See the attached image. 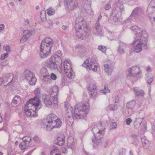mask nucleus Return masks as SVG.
<instances>
[{
    "mask_svg": "<svg viewBox=\"0 0 155 155\" xmlns=\"http://www.w3.org/2000/svg\"><path fill=\"white\" fill-rule=\"evenodd\" d=\"M34 91L35 96L30 99L27 102L24 107L25 114L31 117H37V111L42 107L41 101L38 97L40 95V89L36 88Z\"/></svg>",
    "mask_w": 155,
    "mask_h": 155,
    "instance_id": "2",
    "label": "nucleus"
},
{
    "mask_svg": "<svg viewBox=\"0 0 155 155\" xmlns=\"http://www.w3.org/2000/svg\"><path fill=\"white\" fill-rule=\"evenodd\" d=\"M41 44L52 47L53 45V41L50 38H46L42 41Z\"/></svg>",
    "mask_w": 155,
    "mask_h": 155,
    "instance_id": "18",
    "label": "nucleus"
},
{
    "mask_svg": "<svg viewBox=\"0 0 155 155\" xmlns=\"http://www.w3.org/2000/svg\"><path fill=\"white\" fill-rule=\"evenodd\" d=\"M21 30L23 32V35L28 38L32 35V32L28 30H24L21 28Z\"/></svg>",
    "mask_w": 155,
    "mask_h": 155,
    "instance_id": "27",
    "label": "nucleus"
},
{
    "mask_svg": "<svg viewBox=\"0 0 155 155\" xmlns=\"http://www.w3.org/2000/svg\"><path fill=\"white\" fill-rule=\"evenodd\" d=\"M135 104V101H132L127 104V106L129 109H132L134 107Z\"/></svg>",
    "mask_w": 155,
    "mask_h": 155,
    "instance_id": "30",
    "label": "nucleus"
},
{
    "mask_svg": "<svg viewBox=\"0 0 155 155\" xmlns=\"http://www.w3.org/2000/svg\"><path fill=\"white\" fill-rule=\"evenodd\" d=\"M51 79H52L54 80H56L57 79V76L56 75L53 73H52L51 74V76L50 77Z\"/></svg>",
    "mask_w": 155,
    "mask_h": 155,
    "instance_id": "45",
    "label": "nucleus"
},
{
    "mask_svg": "<svg viewBox=\"0 0 155 155\" xmlns=\"http://www.w3.org/2000/svg\"><path fill=\"white\" fill-rule=\"evenodd\" d=\"M24 74L25 79L27 81L34 75L33 72L29 70H25L24 72Z\"/></svg>",
    "mask_w": 155,
    "mask_h": 155,
    "instance_id": "21",
    "label": "nucleus"
},
{
    "mask_svg": "<svg viewBox=\"0 0 155 155\" xmlns=\"http://www.w3.org/2000/svg\"><path fill=\"white\" fill-rule=\"evenodd\" d=\"M10 4L12 6H13L14 5V4L13 2H11L10 3Z\"/></svg>",
    "mask_w": 155,
    "mask_h": 155,
    "instance_id": "60",
    "label": "nucleus"
},
{
    "mask_svg": "<svg viewBox=\"0 0 155 155\" xmlns=\"http://www.w3.org/2000/svg\"><path fill=\"white\" fill-rule=\"evenodd\" d=\"M67 28V27L66 26H62V28L64 30L66 29Z\"/></svg>",
    "mask_w": 155,
    "mask_h": 155,
    "instance_id": "56",
    "label": "nucleus"
},
{
    "mask_svg": "<svg viewBox=\"0 0 155 155\" xmlns=\"http://www.w3.org/2000/svg\"><path fill=\"white\" fill-rule=\"evenodd\" d=\"M75 28L77 35L82 39L86 38L90 31L86 21L81 17L77 18Z\"/></svg>",
    "mask_w": 155,
    "mask_h": 155,
    "instance_id": "3",
    "label": "nucleus"
},
{
    "mask_svg": "<svg viewBox=\"0 0 155 155\" xmlns=\"http://www.w3.org/2000/svg\"><path fill=\"white\" fill-rule=\"evenodd\" d=\"M150 67L148 66L147 67L146 69V71H150Z\"/></svg>",
    "mask_w": 155,
    "mask_h": 155,
    "instance_id": "54",
    "label": "nucleus"
},
{
    "mask_svg": "<svg viewBox=\"0 0 155 155\" xmlns=\"http://www.w3.org/2000/svg\"><path fill=\"white\" fill-rule=\"evenodd\" d=\"M136 94L138 96H142L144 95V92L142 90L138 89L137 87L134 88Z\"/></svg>",
    "mask_w": 155,
    "mask_h": 155,
    "instance_id": "25",
    "label": "nucleus"
},
{
    "mask_svg": "<svg viewBox=\"0 0 155 155\" xmlns=\"http://www.w3.org/2000/svg\"><path fill=\"white\" fill-rule=\"evenodd\" d=\"M153 20H154V21L155 22V18H153Z\"/></svg>",
    "mask_w": 155,
    "mask_h": 155,
    "instance_id": "61",
    "label": "nucleus"
},
{
    "mask_svg": "<svg viewBox=\"0 0 155 155\" xmlns=\"http://www.w3.org/2000/svg\"><path fill=\"white\" fill-rule=\"evenodd\" d=\"M4 80V78H0V86L2 85V84H3L4 86H5V83Z\"/></svg>",
    "mask_w": 155,
    "mask_h": 155,
    "instance_id": "47",
    "label": "nucleus"
},
{
    "mask_svg": "<svg viewBox=\"0 0 155 155\" xmlns=\"http://www.w3.org/2000/svg\"><path fill=\"white\" fill-rule=\"evenodd\" d=\"M141 72L139 67L134 66L127 69L126 72L127 77H135L141 74Z\"/></svg>",
    "mask_w": 155,
    "mask_h": 155,
    "instance_id": "11",
    "label": "nucleus"
},
{
    "mask_svg": "<svg viewBox=\"0 0 155 155\" xmlns=\"http://www.w3.org/2000/svg\"><path fill=\"white\" fill-rule=\"evenodd\" d=\"M42 70L45 72H46V75L43 76L42 79V82L46 84L51 83L52 82V81L50 78L49 75H48V74L46 69L44 68L42 69Z\"/></svg>",
    "mask_w": 155,
    "mask_h": 155,
    "instance_id": "15",
    "label": "nucleus"
},
{
    "mask_svg": "<svg viewBox=\"0 0 155 155\" xmlns=\"http://www.w3.org/2000/svg\"><path fill=\"white\" fill-rule=\"evenodd\" d=\"M108 108H109L110 110H116L117 109V105L116 104L114 105L110 104L108 106Z\"/></svg>",
    "mask_w": 155,
    "mask_h": 155,
    "instance_id": "35",
    "label": "nucleus"
},
{
    "mask_svg": "<svg viewBox=\"0 0 155 155\" xmlns=\"http://www.w3.org/2000/svg\"><path fill=\"white\" fill-rule=\"evenodd\" d=\"M83 66L90 70L91 68L94 71H97L98 64L96 60L94 59H91L89 63L88 60H86L83 64Z\"/></svg>",
    "mask_w": 155,
    "mask_h": 155,
    "instance_id": "9",
    "label": "nucleus"
},
{
    "mask_svg": "<svg viewBox=\"0 0 155 155\" xmlns=\"http://www.w3.org/2000/svg\"><path fill=\"white\" fill-rule=\"evenodd\" d=\"M119 101V98L118 96H116L115 97L114 99V102L115 103H118Z\"/></svg>",
    "mask_w": 155,
    "mask_h": 155,
    "instance_id": "49",
    "label": "nucleus"
},
{
    "mask_svg": "<svg viewBox=\"0 0 155 155\" xmlns=\"http://www.w3.org/2000/svg\"><path fill=\"white\" fill-rule=\"evenodd\" d=\"M142 143L143 146L144 147H148L150 145L149 141L147 140H146L144 141H142Z\"/></svg>",
    "mask_w": 155,
    "mask_h": 155,
    "instance_id": "40",
    "label": "nucleus"
},
{
    "mask_svg": "<svg viewBox=\"0 0 155 155\" xmlns=\"http://www.w3.org/2000/svg\"><path fill=\"white\" fill-rule=\"evenodd\" d=\"M25 23L26 25L28 24L29 23V21L28 20H26L25 21Z\"/></svg>",
    "mask_w": 155,
    "mask_h": 155,
    "instance_id": "57",
    "label": "nucleus"
},
{
    "mask_svg": "<svg viewBox=\"0 0 155 155\" xmlns=\"http://www.w3.org/2000/svg\"><path fill=\"white\" fill-rule=\"evenodd\" d=\"M132 121V120L130 118H127L126 120V124L128 125H129Z\"/></svg>",
    "mask_w": 155,
    "mask_h": 155,
    "instance_id": "46",
    "label": "nucleus"
},
{
    "mask_svg": "<svg viewBox=\"0 0 155 155\" xmlns=\"http://www.w3.org/2000/svg\"><path fill=\"white\" fill-rule=\"evenodd\" d=\"M117 127V125L115 122H112L111 123L110 126V130H114L116 129Z\"/></svg>",
    "mask_w": 155,
    "mask_h": 155,
    "instance_id": "38",
    "label": "nucleus"
},
{
    "mask_svg": "<svg viewBox=\"0 0 155 155\" xmlns=\"http://www.w3.org/2000/svg\"><path fill=\"white\" fill-rule=\"evenodd\" d=\"M62 64L61 58L58 55L51 56L47 63V67L51 70L61 69Z\"/></svg>",
    "mask_w": 155,
    "mask_h": 155,
    "instance_id": "7",
    "label": "nucleus"
},
{
    "mask_svg": "<svg viewBox=\"0 0 155 155\" xmlns=\"http://www.w3.org/2000/svg\"><path fill=\"white\" fill-rule=\"evenodd\" d=\"M61 123L60 119L55 115L51 114L47 117L45 126L48 130H51L54 128L59 127Z\"/></svg>",
    "mask_w": 155,
    "mask_h": 155,
    "instance_id": "5",
    "label": "nucleus"
},
{
    "mask_svg": "<svg viewBox=\"0 0 155 155\" xmlns=\"http://www.w3.org/2000/svg\"><path fill=\"white\" fill-rule=\"evenodd\" d=\"M2 117L0 115V123L2 122Z\"/></svg>",
    "mask_w": 155,
    "mask_h": 155,
    "instance_id": "58",
    "label": "nucleus"
},
{
    "mask_svg": "<svg viewBox=\"0 0 155 155\" xmlns=\"http://www.w3.org/2000/svg\"><path fill=\"white\" fill-rule=\"evenodd\" d=\"M132 29L135 34L134 40L132 43L133 47L132 48V50L137 53L141 51L143 48L147 49L148 35L146 32L141 31L140 29L136 26H133Z\"/></svg>",
    "mask_w": 155,
    "mask_h": 155,
    "instance_id": "1",
    "label": "nucleus"
},
{
    "mask_svg": "<svg viewBox=\"0 0 155 155\" xmlns=\"http://www.w3.org/2000/svg\"><path fill=\"white\" fill-rule=\"evenodd\" d=\"M130 155H133V153L131 151H130L129 152Z\"/></svg>",
    "mask_w": 155,
    "mask_h": 155,
    "instance_id": "59",
    "label": "nucleus"
},
{
    "mask_svg": "<svg viewBox=\"0 0 155 155\" xmlns=\"http://www.w3.org/2000/svg\"><path fill=\"white\" fill-rule=\"evenodd\" d=\"M21 98L18 96H15L12 100V105H15L21 101Z\"/></svg>",
    "mask_w": 155,
    "mask_h": 155,
    "instance_id": "26",
    "label": "nucleus"
},
{
    "mask_svg": "<svg viewBox=\"0 0 155 155\" xmlns=\"http://www.w3.org/2000/svg\"><path fill=\"white\" fill-rule=\"evenodd\" d=\"M29 155V154H27V155Z\"/></svg>",
    "mask_w": 155,
    "mask_h": 155,
    "instance_id": "64",
    "label": "nucleus"
},
{
    "mask_svg": "<svg viewBox=\"0 0 155 155\" xmlns=\"http://www.w3.org/2000/svg\"><path fill=\"white\" fill-rule=\"evenodd\" d=\"M104 123L105 122L100 123L98 126L100 129L96 127H94L92 130L95 137L97 140H99L101 139L105 133L104 130L105 129V125Z\"/></svg>",
    "mask_w": 155,
    "mask_h": 155,
    "instance_id": "8",
    "label": "nucleus"
},
{
    "mask_svg": "<svg viewBox=\"0 0 155 155\" xmlns=\"http://www.w3.org/2000/svg\"><path fill=\"white\" fill-rule=\"evenodd\" d=\"M127 46V45L125 43H120L118 49L117 51L120 54H124L125 52V49Z\"/></svg>",
    "mask_w": 155,
    "mask_h": 155,
    "instance_id": "20",
    "label": "nucleus"
},
{
    "mask_svg": "<svg viewBox=\"0 0 155 155\" xmlns=\"http://www.w3.org/2000/svg\"><path fill=\"white\" fill-rule=\"evenodd\" d=\"M46 12L45 10H43L41 11L40 15V17L42 20L44 21L46 20Z\"/></svg>",
    "mask_w": 155,
    "mask_h": 155,
    "instance_id": "29",
    "label": "nucleus"
},
{
    "mask_svg": "<svg viewBox=\"0 0 155 155\" xmlns=\"http://www.w3.org/2000/svg\"><path fill=\"white\" fill-rule=\"evenodd\" d=\"M78 48L77 47L76 48L78 49Z\"/></svg>",
    "mask_w": 155,
    "mask_h": 155,
    "instance_id": "63",
    "label": "nucleus"
},
{
    "mask_svg": "<svg viewBox=\"0 0 155 155\" xmlns=\"http://www.w3.org/2000/svg\"><path fill=\"white\" fill-rule=\"evenodd\" d=\"M13 74L12 73H10L6 75V76L3 78L5 82V86L8 85L11 82L13 78Z\"/></svg>",
    "mask_w": 155,
    "mask_h": 155,
    "instance_id": "17",
    "label": "nucleus"
},
{
    "mask_svg": "<svg viewBox=\"0 0 155 155\" xmlns=\"http://www.w3.org/2000/svg\"><path fill=\"white\" fill-rule=\"evenodd\" d=\"M22 140L24 141L23 142L26 144L29 143L31 141V138L30 137L26 136L22 138Z\"/></svg>",
    "mask_w": 155,
    "mask_h": 155,
    "instance_id": "36",
    "label": "nucleus"
},
{
    "mask_svg": "<svg viewBox=\"0 0 155 155\" xmlns=\"http://www.w3.org/2000/svg\"><path fill=\"white\" fill-rule=\"evenodd\" d=\"M66 4L67 5H69L68 6L69 8L71 10L74 9L75 6L73 5L72 3L73 0H64Z\"/></svg>",
    "mask_w": 155,
    "mask_h": 155,
    "instance_id": "24",
    "label": "nucleus"
},
{
    "mask_svg": "<svg viewBox=\"0 0 155 155\" xmlns=\"http://www.w3.org/2000/svg\"><path fill=\"white\" fill-rule=\"evenodd\" d=\"M110 92V91L107 87H105L103 90L100 91L101 93H102L104 94H105L107 93Z\"/></svg>",
    "mask_w": 155,
    "mask_h": 155,
    "instance_id": "37",
    "label": "nucleus"
},
{
    "mask_svg": "<svg viewBox=\"0 0 155 155\" xmlns=\"http://www.w3.org/2000/svg\"><path fill=\"white\" fill-rule=\"evenodd\" d=\"M4 48L6 51H7V53L8 54L10 51V46L8 45H6L4 47Z\"/></svg>",
    "mask_w": 155,
    "mask_h": 155,
    "instance_id": "41",
    "label": "nucleus"
},
{
    "mask_svg": "<svg viewBox=\"0 0 155 155\" xmlns=\"http://www.w3.org/2000/svg\"><path fill=\"white\" fill-rule=\"evenodd\" d=\"M25 144L26 143L23 142L21 143L20 145V148L22 150L25 149L26 147Z\"/></svg>",
    "mask_w": 155,
    "mask_h": 155,
    "instance_id": "43",
    "label": "nucleus"
},
{
    "mask_svg": "<svg viewBox=\"0 0 155 155\" xmlns=\"http://www.w3.org/2000/svg\"><path fill=\"white\" fill-rule=\"evenodd\" d=\"M88 89L90 96L92 97H95L97 94V88L94 82H92L91 83L89 84Z\"/></svg>",
    "mask_w": 155,
    "mask_h": 155,
    "instance_id": "13",
    "label": "nucleus"
},
{
    "mask_svg": "<svg viewBox=\"0 0 155 155\" xmlns=\"http://www.w3.org/2000/svg\"><path fill=\"white\" fill-rule=\"evenodd\" d=\"M58 88L57 86H54L51 89L50 96L46 95L43 96V100L47 106L51 105L52 103L55 104L58 103Z\"/></svg>",
    "mask_w": 155,
    "mask_h": 155,
    "instance_id": "4",
    "label": "nucleus"
},
{
    "mask_svg": "<svg viewBox=\"0 0 155 155\" xmlns=\"http://www.w3.org/2000/svg\"><path fill=\"white\" fill-rule=\"evenodd\" d=\"M51 47L41 44L40 57L42 58H45L51 54Z\"/></svg>",
    "mask_w": 155,
    "mask_h": 155,
    "instance_id": "12",
    "label": "nucleus"
},
{
    "mask_svg": "<svg viewBox=\"0 0 155 155\" xmlns=\"http://www.w3.org/2000/svg\"><path fill=\"white\" fill-rule=\"evenodd\" d=\"M65 137L64 135H61L58 137L56 144L59 146L63 145L65 142Z\"/></svg>",
    "mask_w": 155,
    "mask_h": 155,
    "instance_id": "19",
    "label": "nucleus"
},
{
    "mask_svg": "<svg viewBox=\"0 0 155 155\" xmlns=\"http://www.w3.org/2000/svg\"><path fill=\"white\" fill-rule=\"evenodd\" d=\"M98 49L100 50L103 53H105L106 51V48L105 46L101 45L98 47Z\"/></svg>",
    "mask_w": 155,
    "mask_h": 155,
    "instance_id": "39",
    "label": "nucleus"
},
{
    "mask_svg": "<svg viewBox=\"0 0 155 155\" xmlns=\"http://www.w3.org/2000/svg\"><path fill=\"white\" fill-rule=\"evenodd\" d=\"M68 146L72 149H74L75 147V143L74 139L73 138H69L68 140Z\"/></svg>",
    "mask_w": 155,
    "mask_h": 155,
    "instance_id": "22",
    "label": "nucleus"
},
{
    "mask_svg": "<svg viewBox=\"0 0 155 155\" xmlns=\"http://www.w3.org/2000/svg\"><path fill=\"white\" fill-rule=\"evenodd\" d=\"M28 38L25 36L24 35L23 36L21 39L20 40V43H23L25 42L28 39Z\"/></svg>",
    "mask_w": 155,
    "mask_h": 155,
    "instance_id": "42",
    "label": "nucleus"
},
{
    "mask_svg": "<svg viewBox=\"0 0 155 155\" xmlns=\"http://www.w3.org/2000/svg\"><path fill=\"white\" fill-rule=\"evenodd\" d=\"M67 123L69 125H72L74 122V119L72 116V114H70L68 115V117H67Z\"/></svg>",
    "mask_w": 155,
    "mask_h": 155,
    "instance_id": "28",
    "label": "nucleus"
},
{
    "mask_svg": "<svg viewBox=\"0 0 155 155\" xmlns=\"http://www.w3.org/2000/svg\"><path fill=\"white\" fill-rule=\"evenodd\" d=\"M51 155H60L58 150L57 148H54L51 151Z\"/></svg>",
    "mask_w": 155,
    "mask_h": 155,
    "instance_id": "33",
    "label": "nucleus"
},
{
    "mask_svg": "<svg viewBox=\"0 0 155 155\" xmlns=\"http://www.w3.org/2000/svg\"><path fill=\"white\" fill-rule=\"evenodd\" d=\"M65 106L66 108V109L68 114L70 113L71 114H72V112L73 111V109L71 107V106L67 104H65Z\"/></svg>",
    "mask_w": 155,
    "mask_h": 155,
    "instance_id": "31",
    "label": "nucleus"
},
{
    "mask_svg": "<svg viewBox=\"0 0 155 155\" xmlns=\"http://www.w3.org/2000/svg\"><path fill=\"white\" fill-rule=\"evenodd\" d=\"M108 141L107 140L104 143V147H106L108 145Z\"/></svg>",
    "mask_w": 155,
    "mask_h": 155,
    "instance_id": "53",
    "label": "nucleus"
},
{
    "mask_svg": "<svg viewBox=\"0 0 155 155\" xmlns=\"http://www.w3.org/2000/svg\"><path fill=\"white\" fill-rule=\"evenodd\" d=\"M95 27L97 31L98 32H100L102 31V28L99 22H97L96 23Z\"/></svg>",
    "mask_w": 155,
    "mask_h": 155,
    "instance_id": "32",
    "label": "nucleus"
},
{
    "mask_svg": "<svg viewBox=\"0 0 155 155\" xmlns=\"http://www.w3.org/2000/svg\"><path fill=\"white\" fill-rule=\"evenodd\" d=\"M34 139L35 140L37 141L38 140V138L37 136L35 137H34Z\"/></svg>",
    "mask_w": 155,
    "mask_h": 155,
    "instance_id": "55",
    "label": "nucleus"
},
{
    "mask_svg": "<svg viewBox=\"0 0 155 155\" xmlns=\"http://www.w3.org/2000/svg\"><path fill=\"white\" fill-rule=\"evenodd\" d=\"M37 79L35 76V74L30 78L27 80L29 84L30 85H34L35 84Z\"/></svg>",
    "mask_w": 155,
    "mask_h": 155,
    "instance_id": "23",
    "label": "nucleus"
},
{
    "mask_svg": "<svg viewBox=\"0 0 155 155\" xmlns=\"http://www.w3.org/2000/svg\"><path fill=\"white\" fill-rule=\"evenodd\" d=\"M8 56V54L6 53L2 54L1 57L0 59L1 60L4 59L5 58H7Z\"/></svg>",
    "mask_w": 155,
    "mask_h": 155,
    "instance_id": "44",
    "label": "nucleus"
},
{
    "mask_svg": "<svg viewBox=\"0 0 155 155\" xmlns=\"http://www.w3.org/2000/svg\"><path fill=\"white\" fill-rule=\"evenodd\" d=\"M47 14L49 15H53L55 12L54 9L51 7L48 8L47 10Z\"/></svg>",
    "mask_w": 155,
    "mask_h": 155,
    "instance_id": "34",
    "label": "nucleus"
},
{
    "mask_svg": "<svg viewBox=\"0 0 155 155\" xmlns=\"http://www.w3.org/2000/svg\"><path fill=\"white\" fill-rule=\"evenodd\" d=\"M104 71L108 74H110L112 72L113 69V66L110 62L105 64L104 65Z\"/></svg>",
    "mask_w": 155,
    "mask_h": 155,
    "instance_id": "14",
    "label": "nucleus"
},
{
    "mask_svg": "<svg viewBox=\"0 0 155 155\" xmlns=\"http://www.w3.org/2000/svg\"><path fill=\"white\" fill-rule=\"evenodd\" d=\"M143 118L140 117V114H139L137 115L134 123V126L137 129L139 128L143 120Z\"/></svg>",
    "mask_w": 155,
    "mask_h": 155,
    "instance_id": "16",
    "label": "nucleus"
},
{
    "mask_svg": "<svg viewBox=\"0 0 155 155\" xmlns=\"http://www.w3.org/2000/svg\"><path fill=\"white\" fill-rule=\"evenodd\" d=\"M89 104L88 103L80 106L77 104L75 107L74 115L77 119H81L85 117L89 111Z\"/></svg>",
    "mask_w": 155,
    "mask_h": 155,
    "instance_id": "6",
    "label": "nucleus"
},
{
    "mask_svg": "<svg viewBox=\"0 0 155 155\" xmlns=\"http://www.w3.org/2000/svg\"><path fill=\"white\" fill-rule=\"evenodd\" d=\"M111 8V5L110 4H107L106 5L105 7V9L106 10H108L110 9Z\"/></svg>",
    "mask_w": 155,
    "mask_h": 155,
    "instance_id": "50",
    "label": "nucleus"
},
{
    "mask_svg": "<svg viewBox=\"0 0 155 155\" xmlns=\"http://www.w3.org/2000/svg\"><path fill=\"white\" fill-rule=\"evenodd\" d=\"M64 72L66 75L69 78H73L75 76L71 66L70 62L65 61L64 64Z\"/></svg>",
    "mask_w": 155,
    "mask_h": 155,
    "instance_id": "10",
    "label": "nucleus"
},
{
    "mask_svg": "<svg viewBox=\"0 0 155 155\" xmlns=\"http://www.w3.org/2000/svg\"><path fill=\"white\" fill-rule=\"evenodd\" d=\"M63 149H64V150H65V149L64 148H63Z\"/></svg>",
    "mask_w": 155,
    "mask_h": 155,
    "instance_id": "62",
    "label": "nucleus"
},
{
    "mask_svg": "<svg viewBox=\"0 0 155 155\" xmlns=\"http://www.w3.org/2000/svg\"><path fill=\"white\" fill-rule=\"evenodd\" d=\"M153 81V79L152 78H147V82L148 84H150Z\"/></svg>",
    "mask_w": 155,
    "mask_h": 155,
    "instance_id": "48",
    "label": "nucleus"
},
{
    "mask_svg": "<svg viewBox=\"0 0 155 155\" xmlns=\"http://www.w3.org/2000/svg\"><path fill=\"white\" fill-rule=\"evenodd\" d=\"M101 18H102V16L101 15H100L99 16V17H98V20L97 21V22H99V20H100L101 19Z\"/></svg>",
    "mask_w": 155,
    "mask_h": 155,
    "instance_id": "52",
    "label": "nucleus"
},
{
    "mask_svg": "<svg viewBox=\"0 0 155 155\" xmlns=\"http://www.w3.org/2000/svg\"><path fill=\"white\" fill-rule=\"evenodd\" d=\"M4 25L3 24H2L0 25V30L2 31L3 30L4 28Z\"/></svg>",
    "mask_w": 155,
    "mask_h": 155,
    "instance_id": "51",
    "label": "nucleus"
}]
</instances>
